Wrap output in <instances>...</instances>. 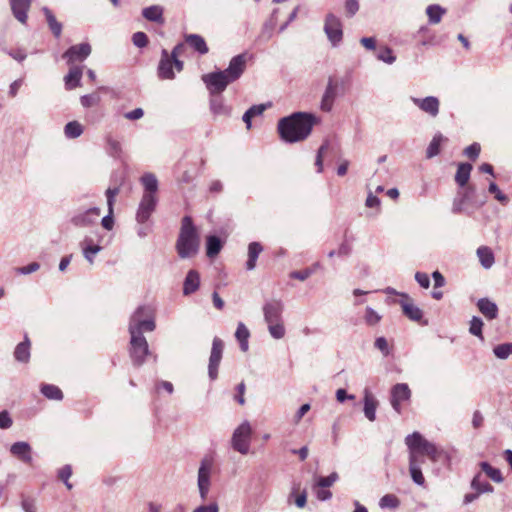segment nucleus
<instances>
[{
    "mask_svg": "<svg viewBox=\"0 0 512 512\" xmlns=\"http://www.w3.org/2000/svg\"><path fill=\"white\" fill-rule=\"evenodd\" d=\"M317 123V118L310 113L296 112L281 118L278 122L280 138L286 143H296L305 140Z\"/></svg>",
    "mask_w": 512,
    "mask_h": 512,
    "instance_id": "nucleus-1",
    "label": "nucleus"
},
{
    "mask_svg": "<svg viewBox=\"0 0 512 512\" xmlns=\"http://www.w3.org/2000/svg\"><path fill=\"white\" fill-rule=\"evenodd\" d=\"M113 227L94 226L80 242L83 256L90 264L94 263L95 255L111 243L114 238Z\"/></svg>",
    "mask_w": 512,
    "mask_h": 512,
    "instance_id": "nucleus-2",
    "label": "nucleus"
},
{
    "mask_svg": "<svg viewBox=\"0 0 512 512\" xmlns=\"http://www.w3.org/2000/svg\"><path fill=\"white\" fill-rule=\"evenodd\" d=\"M284 309V302L278 298L266 300L262 307L264 321L267 324L269 334L276 340L282 339L286 334L283 320Z\"/></svg>",
    "mask_w": 512,
    "mask_h": 512,
    "instance_id": "nucleus-3",
    "label": "nucleus"
},
{
    "mask_svg": "<svg viewBox=\"0 0 512 512\" xmlns=\"http://www.w3.org/2000/svg\"><path fill=\"white\" fill-rule=\"evenodd\" d=\"M175 247L181 259L194 257L200 248V235L196 226H182Z\"/></svg>",
    "mask_w": 512,
    "mask_h": 512,
    "instance_id": "nucleus-4",
    "label": "nucleus"
},
{
    "mask_svg": "<svg viewBox=\"0 0 512 512\" xmlns=\"http://www.w3.org/2000/svg\"><path fill=\"white\" fill-rule=\"evenodd\" d=\"M155 321L152 312L147 306H139L130 317V335H143V331H154Z\"/></svg>",
    "mask_w": 512,
    "mask_h": 512,
    "instance_id": "nucleus-5",
    "label": "nucleus"
},
{
    "mask_svg": "<svg viewBox=\"0 0 512 512\" xmlns=\"http://www.w3.org/2000/svg\"><path fill=\"white\" fill-rule=\"evenodd\" d=\"M405 444L408 448H416L427 455L433 462L439 459L440 451L436 445L426 440L419 432H414L405 438Z\"/></svg>",
    "mask_w": 512,
    "mask_h": 512,
    "instance_id": "nucleus-6",
    "label": "nucleus"
},
{
    "mask_svg": "<svg viewBox=\"0 0 512 512\" xmlns=\"http://www.w3.org/2000/svg\"><path fill=\"white\" fill-rule=\"evenodd\" d=\"M405 444L408 448H416L427 455L433 462L439 459L440 451L436 445L426 440L419 432H414L405 438Z\"/></svg>",
    "mask_w": 512,
    "mask_h": 512,
    "instance_id": "nucleus-7",
    "label": "nucleus"
},
{
    "mask_svg": "<svg viewBox=\"0 0 512 512\" xmlns=\"http://www.w3.org/2000/svg\"><path fill=\"white\" fill-rule=\"evenodd\" d=\"M252 429L248 421L241 423L232 435V447L237 452L246 455L249 452Z\"/></svg>",
    "mask_w": 512,
    "mask_h": 512,
    "instance_id": "nucleus-8",
    "label": "nucleus"
},
{
    "mask_svg": "<svg viewBox=\"0 0 512 512\" xmlns=\"http://www.w3.org/2000/svg\"><path fill=\"white\" fill-rule=\"evenodd\" d=\"M202 81L206 85L210 95H221L230 83H233L222 70L204 74Z\"/></svg>",
    "mask_w": 512,
    "mask_h": 512,
    "instance_id": "nucleus-9",
    "label": "nucleus"
},
{
    "mask_svg": "<svg viewBox=\"0 0 512 512\" xmlns=\"http://www.w3.org/2000/svg\"><path fill=\"white\" fill-rule=\"evenodd\" d=\"M213 469V460L211 458L205 457L200 462V466L198 469V477H197V486L199 490V495L202 500H205L208 496L210 486H211V475Z\"/></svg>",
    "mask_w": 512,
    "mask_h": 512,
    "instance_id": "nucleus-10",
    "label": "nucleus"
},
{
    "mask_svg": "<svg viewBox=\"0 0 512 512\" xmlns=\"http://www.w3.org/2000/svg\"><path fill=\"white\" fill-rule=\"evenodd\" d=\"M324 32L333 47H337L343 39V28L340 18L332 13L326 15Z\"/></svg>",
    "mask_w": 512,
    "mask_h": 512,
    "instance_id": "nucleus-11",
    "label": "nucleus"
},
{
    "mask_svg": "<svg viewBox=\"0 0 512 512\" xmlns=\"http://www.w3.org/2000/svg\"><path fill=\"white\" fill-rule=\"evenodd\" d=\"M130 357L133 364L141 366L145 362V357L149 354V346L143 335H130Z\"/></svg>",
    "mask_w": 512,
    "mask_h": 512,
    "instance_id": "nucleus-12",
    "label": "nucleus"
},
{
    "mask_svg": "<svg viewBox=\"0 0 512 512\" xmlns=\"http://www.w3.org/2000/svg\"><path fill=\"white\" fill-rule=\"evenodd\" d=\"M224 349L223 341L215 337L212 342L211 353L208 363V376L211 381H214L218 377V368L222 359Z\"/></svg>",
    "mask_w": 512,
    "mask_h": 512,
    "instance_id": "nucleus-13",
    "label": "nucleus"
},
{
    "mask_svg": "<svg viewBox=\"0 0 512 512\" xmlns=\"http://www.w3.org/2000/svg\"><path fill=\"white\" fill-rule=\"evenodd\" d=\"M390 394L391 406L398 414H400L401 403L410 399L411 390L406 383H398L391 388Z\"/></svg>",
    "mask_w": 512,
    "mask_h": 512,
    "instance_id": "nucleus-14",
    "label": "nucleus"
},
{
    "mask_svg": "<svg viewBox=\"0 0 512 512\" xmlns=\"http://www.w3.org/2000/svg\"><path fill=\"white\" fill-rule=\"evenodd\" d=\"M412 103L417 106L422 112L426 113L432 118H436L440 110V101L435 96H427L425 98L411 97Z\"/></svg>",
    "mask_w": 512,
    "mask_h": 512,
    "instance_id": "nucleus-15",
    "label": "nucleus"
},
{
    "mask_svg": "<svg viewBox=\"0 0 512 512\" xmlns=\"http://www.w3.org/2000/svg\"><path fill=\"white\" fill-rule=\"evenodd\" d=\"M157 196L143 195L137 211V220L139 223L147 222L157 205Z\"/></svg>",
    "mask_w": 512,
    "mask_h": 512,
    "instance_id": "nucleus-16",
    "label": "nucleus"
},
{
    "mask_svg": "<svg viewBox=\"0 0 512 512\" xmlns=\"http://www.w3.org/2000/svg\"><path fill=\"white\" fill-rule=\"evenodd\" d=\"M246 68V55L239 54L234 56L230 62L228 67L225 70H222L223 73L227 75L233 82L238 80L241 75L244 73Z\"/></svg>",
    "mask_w": 512,
    "mask_h": 512,
    "instance_id": "nucleus-17",
    "label": "nucleus"
},
{
    "mask_svg": "<svg viewBox=\"0 0 512 512\" xmlns=\"http://www.w3.org/2000/svg\"><path fill=\"white\" fill-rule=\"evenodd\" d=\"M92 48L88 43H81L71 46L67 49L63 58L67 59L68 63H74L76 61H83L91 54Z\"/></svg>",
    "mask_w": 512,
    "mask_h": 512,
    "instance_id": "nucleus-18",
    "label": "nucleus"
},
{
    "mask_svg": "<svg viewBox=\"0 0 512 512\" xmlns=\"http://www.w3.org/2000/svg\"><path fill=\"white\" fill-rule=\"evenodd\" d=\"M338 89V81L330 77L321 101V109L323 111L329 112L332 109L333 103L338 95Z\"/></svg>",
    "mask_w": 512,
    "mask_h": 512,
    "instance_id": "nucleus-19",
    "label": "nucleus"
},
{
    "mask_svg": "<svg viewBox=\"0 0 512 512\" xmlns=\"http://www.w3.org/2000/svg\"><path fill=\"white\" fill-rule=\"evenodd\" d=\"M401 297L400 305L402 307L403 314L410 320L419 322L423 317L422 310L414 304L408 294L402 293Z\"/></svg>",
    "mask_w": 512,
    "mask_h": 512,
    "instance_id": "nucleus-20",
    "label": "nucleus"
},
{
    "mask_svg": "<svg viewBox=\"0 0 512 512\" xmlns=\"http://www.w3.org/2000/svg\"><path fill=\"white\" fill-rule=\"evenodd\" d=\"M173 68H175L174 59L170 58L167 50L163 49L161 52V59L158 65L159 78L173 79L175 77Z\"/></svg>",
    "mask_w": 512,
    "mask_h": 512,
    "instance_id": "nucleus-21",
    "label": "nucleus"
},
{
    "mask_svg": "<svg viewBox=\"0 0 512 512\" xmlns=\"http://www.w3.org/2000/svg\"><path fill=\"white\" fill-rule=\"evenodd\" d=\"M11 454L26 464H30L32 458V448L28 442H15L10 447Z\"/></svg>",
    "mask_w": 512,
    "mask_h": 512,
    "instance_id": "nucleus-22",
    "label": "nucleus"
},
{
    "mask_svg": "<svg viewBox=\"0 0 512 512\" xmlns=\"http://www.w3.org/2000/svg\"><path fill=\"white\" fill-rule=\"evenodd\" d=\"M209 107L214 117H228L231 114V107L225 104L221 95H210Z\"/></svg>",
    "mask_w": 512,
    "mask_h": 512,
    "instance_id": "nucleus-23",
    "label": "nucleus"
},
{
    "mask_svg": "<svg viewBox=\"0 0 512 512\" xmlns=\"http://www.w3.org/2000/svg\"><path fill=\"white\" fill-rule=\"evenodd\" d=\"M12 13L14 17L25 24L27 22V12L30 8L31 1L30 0H9Z\"/></svg>",
    "mask_w": 512,
    "mask_h": 512,
    "instance_id": "nucleus-24",
    "label": "nucleus"
},
{
    "mask_svg": "<svg viewBox=\"0 0 512 512\" xmlns=\"http://www.w3.org/2000/svg\"><path fill=\"white\" fill-rule=\"evenodd\" d=\"M479 311L489 320L496 319L498 316V307L495 302L488 298H481L477 302Z\"/></svg>",
    "mask_w": 512,
    "mask_h": 512,
    "instance_id": "nucleus-25",
    "label": "nucleus"
},
{
    "mask_svg": "<svg viewBox=\"0 0 512 512\" xmlns=\"http://www.w3.org/2000/svg\"><path fill=\"white\" fill-rule=\"evenodd\" d=\"M83 68L80 66H72L68 74L64 77L65 87L67 90L74 89L81 85Z\"/></svg>",
    "mask_w": 512,
    "mask_h": 512,
    "instance_id": "nucleus-26",
    "label": "nucleus"
},
{
    "mask_svg": "<svg viewBox=\"0 0 512 512\" xmlns=\"http://www.w3.org/2000/svg\"><path fill=\"white\" fill-rule=\"evenodd\" d=\"M475 193V187L467 185L463 187V190L459 192V200H456L454 203V210H466V206L472 201V198L475 195Z\"/></svg>",
    "mask_w": 512,
    "mask_h": 512,
    "instance_id": "nucleus-27",
    "label": "nucleus"
},
{
    "mask_svg": "<svg viewBox=\"0 0 512 512\" xmlns=\"http://www.w3.org/2000/svg\"><path fill=\"white\" fill-rule=\"evenodd\" d=\"M299 491L300 483H294L288 495L287 501L289 504L293 502L298 508H304L307 503V492L306 490H303L302 492Z\"/></svg>",
    "mask_w": 512,
    "mask_h": 512,
    "instance_id": "nucleus-28",
    "label": "nucleus"
},
{
    "mask_svg": "<svg viewBox=\"0 0 512 512\" xmlns=\"http://www.w3.org/2000/svg\"><path fill=\"white\" fill-rule=\"evenodd\" d=\"M200 285V275L196 270H190L183 284V294L190 295L198 290Z\"/></svg>",
    "mask_w": 512,
    "mask_h": 512,
    "instance_id": "nucleus-29",
    "label": "nucleus"
},
{
    "mask_svg": "<svg viewBox=\"0 0 512 512\" xmlns=\"http://www.w3.org/2000/svg\"><path fill=\"white\" fill-rule=\"evenodd\" d=\"M140 183L144 187L143 195L156 196L158 191V180L153 173H144L140 178Z\"/></svg>",
    "mask_w": 512,
    "mask_h": 512,
    "instance_id": "nucleus-30",
    "label": "nucleus"
},
{
    "mask_svg": "<svg viewBox=\"0 0 512 512\" xmlns=\"http://www.w3.org/2000/svg\"><path fill=\"white\" fill-rule=\"evenodd\" d=\"M224 240L216 235H209L206 238V255L209 258L216 257L222 250Z\"/></svg>",
    "mask_w": 512,
    "mask_h": 512,
    "instance_id": "nucleus-31",
    "label": "nucleus"
},
{
    "mask_svg": "<svg viewBox=\"0 0 512 512\" xmlns=\"http://www.w3.org/2000/svg\"><path fill=\"white\" fill-rule=\"evenodd\" d=\"M262 251L263 247L259 242H251L248 245V260L245 265L248 271H252L256 268L257 259Z\"/></svg>",
    "mask_w": 512,
    "mask_h": 512,
    "instance_id": "nucleus-32",
    "label": "nucleus"
},
{
    "mask_svg": "<svg viewBox=\"0 0 512 512\" xmlns=\"http://www.w3.org/2000/svg\"><path fill=\"white\" fill-rule=\"evenodd\" d=\"M100 209L90 208L82 214L75 217V224H95L100 219Z\"/></svg>",
    "mask_w": 512,
    "mask_h": 512,
    "instance_id": "nucleus-33",
    "label": "nucleus"
},
{
    "mask_svg": "<svg viewBox=\"0 0 512 512\" xmlns=\"http://www.w3.org/2000/svg\"><path fill=\"white\" fill-rule=\"evenodd\" d=\"M378 401L372 396L371 393L365 391L364 395V414L369 421H375L376 409Z\"/></svg>",
    "mask_w": 512,
    "mask_h": 512,
    "instance_id": "nucleus-34",
    "label": "nucleus"
},
{
    "mask_svg": "<svg viewBox=\"0 0 512 512\" xmlns=\"http://www.w3.org/2000/svg\"><path fill=\"white\" fill-rule=\"evenodd\" d=\"M42 12L44 13L46 22H47L52 34L56 38H59L62 33V28H63L62 24L59 21H57L55 15L48 7H43Z\"/></svg>",
    "mask_w": 512,
    "mask_h": 512,
    "instance_id": "nucleus-35",
    "label": "nucleus"
},
{
    "mask_svg": "<svg viewBox=\"0 0 512 512\" xmlns=\"http://www.w3.org/2000/svg\"><path fill=\"white\" fill-rule=\"evenodd\" d=\"M118 193H119V188H117V187L108 188L106 190L107 205H108L109 213L100 219V224H112L113 223V217H112L113 205H114L115 197L117 196Z\"/></svg>",
    "mask_w": 512,
    "mask_h": 512,
    "instance_id": "nucleus-36",
    "label": "nucleus"
},
{
    "mask_svg": "<svg viewBox=\"0 0 512 512\" xmlns=\"http://www.w3.org/2000/svg\"><path fill=\"white\" fill-rule=\"evenodd\" d=\"M14 357L18 362L28 363L30 360V341L27 336L23 342H20L15 350Z\"/></svg>",
    "mask_w": 512,
    "mask_h": 512,
    "instance_id": "nucleus-37",
    "label": "nucleus"
},
{
    "mask_svg": "<svg viewBox=\"0 0 512 512\" xmlns=\"http://www.w3.org/2000/svg\"><path fill=\"white\" fill-rule=\"evenodd\" d=\"M472 165L469 163H460L455 174V181L461 187H465L470 179Z\"/></svg>",
    "mask_w": 512,
    "mask_h": 512,
    "instance_id": "nucleus-38",
    "label": "nucleus"
},
{
    "mask_svg": "<svg viewBox=\"0 0 512 512\" xmlns=\"http://www.w3.org/2000/svg\"><path fill=\"white\" fill-rule=\"evenodd\" d=\"M185 41L189 44L195 51L204 55L208 53L209 49L204 38L198 34H190L185 37Z\"/></svg>",
    "mask_w": 512,
    "mask_h": 512,
    "instance_id": "nucleus-39",
    "label": "nucleus"
},
{
    "mask_svg": "<svg viewBox=\"0 0 512 512\" xmlns=\"http://www.w3.org/2000/svg\"><path fill=\"white\" fill-rule=\"evenodd\" d=\"M235 337L237 341L239 342L240 349L243 352H246L249 349V337H250V331L245 326L243 322H239L237 325V329L235 332Z\"/></svg>",
    "mask_w": 512,
    "mask_h": 512,
    "instance_id": "nucleus-40",
    "label": "nucleus"
},
{
    "mask_svg": "<svg viewBox=\"0 0 512 512\" xmlns=\"http://www.w3.org/2000/svg\"><path fill=\"white\" fill-rule=\"evenodd\" d=\"M142 15L145 19L157 22V23H163V9L159 5H152L149 7H146L142 11Z\"/></svg>",
    "mask_w": 512,
    "mask_h": 512,
    "instance_id": "nucleus-41",
    "label": "nucleus"
},
{
    "mask_svg": "<svg viewBox=\"0 0 512 512\" xmlns=\"http://www.w3.org/2000/svg\"><path fill=\"white\" fill-rule=\"evenodd\" d=\"M445 13H446V9L438 4H432L426 8V14L428 16V21L430 24H433V25L440 23V21Z\"/></svg>",
    "mask_w": 512,
    "mask_h": 512,
    "instance_id": "nucleus-42",
    "label": "nucleus"
},
{
    "mask_svg": "<svg viewBox=\"0 0 512 512\" xmlns=\"http://www.w3.org/2000/svg\"><path fill=\"white\" fill-rule=\"evenodd\" d=\"M471 488L476 490L478 494L492 493L494 491L493 486L487 481L483 480L480 473L473 477L471 481Z\"/></svg>",
    "mask_w": 512,
    "mask_h": 512,
    "instance_id": "nucleus-43",
    "label": "nucleus"
},
{
    "mask_svg": "<svg viewBox=\"0 0 512 512\" xmlns=\"http://www.w3.org/2000/svg\"><path fill=\"white\" fill-rule=\"evenodd\" d=\"M41 393L50 400H62L63 393L61 389L52 384H42Z\"/></svg>",
    "mask_w": 512,
    "mask_h": 512,
    "instance_id": "nucleus-44",
    "label": "nucleus"
},
{
    "mask_svg": "<svg viewBox=\"0 0 512 512\" xmlns=\"http://www.w3.org/2000/svg\"><path fill=\"white\" fill-rule=\"evenodd\" d=\"M319 268H320V263L316 262L312 266L305 268L303 270L290 272L289 277L292 279L305 281L310 276H312Z\"/></svg>",
    "mask_w": 512,
    "mask_h": 512,
    "instance_id": "nucleus-45",
    "label": "nucleus"
},
{
    "mask_svg": "<svg viewBox=\"0 0 512 512\" xmlns=\"http://www.w3.org/2000/svg\"><path fill=\"white\" fill-rule=\"evenodd\" d=\"M339 475L337 472H332L328 476H318L315 478L313 489L316 488H328L331 487L336 481H338Z\"/></svg>",
    "mask_w": 512,
    "mask_h": 512,
    "instance_id": "nucleus-46",
    "label": "nucleus"
},
{
    "mask_svg": "<svg viewBox=\"0 0 512 512\" xmlns=\"http://www.w3.org/2000/svg\"><path fill=\"white\" fill-rule=\"evenodd\" d=\"M409 473L412 481L421 487H425L426 481L422 473V469L419 468L415 462V459H412L411 465H409Z\"/></svg>",
    "mask_w": 512,
    "mask_h": 512,
    "instance_id": "nucleus-47",
    "label": "nucleus"
},
{
    "mask_svg": "<svg viewBox=\"0 0 512 512\" xmlns=\"http://www.w3.org/2000/svg\"><path fill=\"white\" fill-rule=\"evenodd\" d=\"M481 470L494 482L501 483L503 482V476L501 471L497 468L492 467L488 462L480 463Z\"/></svg>",
    "mask_w": 512,
    "mask_h": 512,
    "instance_id": "nucleus-48",
    "label": "nucleus"
},
{
    "mask_svg": "<svg viewBox=\"0 0 512 512\" xmlns=\"http://www.w3.org/2000/svg\"><path fill=\"white\" fill-rule=\"evenodd\" d=\"M477 255L484 268H490L494 263V256L488 247H479L477 249Z\"/></svg>",
    "mask_w": 512,
    "mask_h": 512,
    "instance_id": "nucleus-49",
    "label": "nucleus"
},
{
    "mask_svg": "<svg viewBox=\"0 0 512 512\" xmlns=\"http://www.w3.org/2000/svg\"><path fill=\"white\" fill-rule=\"evenodd\" d=\"M493 354L497 359L506 360L512 356V343L498 344L493 348Z\"/></svg>",
    "mask_w": 512,
    "mask_h": 512,
    "instance_id": "nucleus-50",
    "label": "nucleus"
},
{
    "mask_svg": "<svg viewBox=\"0 0 512 512\" xmlns=\"http://www.w3.org/2000/svg\"><path fill=\"white\" fill-rule=\"evenodd\" d=\"M65 136L69 139H75L83 133V126L77 121L68 122L64 128Z\"/></svg>",
    "mask_w": 512,
    "mask_h": 512,
    "instance_id": "nucleus-51",
    "label": "nucleus"
},
{
    "mask_svg": "<svg viewBox=\"0 0 512 512\" xmlns=\"http://www.w3.org/2000/svg\"><path fill=\"white\" fill-rule=\"evenodd\" d=\"M444 140V137L442 134L438 133L434 135L433 139L429 143L427 150H426V156L427 158H433L440 152V146L442 141Z\"/></svg>",
    "mask_w": 512,
    "mask_h": 512,
    "instance_id": "nucleus-52",
    "label": "nucleus"
},
{
    "mask_svg": "<svg viewBox=\"0 0 512 512\" xmlns=\"http://www.w3.org/2000/svg\"><path fill=\"white\" fill-rule=\"evenodd\" d=\"M483 321L481 318L477 317V316H473L471 321H470V327H469V332L478 337L481 341L484 340V337H483V333H482V328H483Z\"/></svg>",
    "mask_w": 512,
    "mask_h": 512,
    "instance_id": "nucleus-53",
    "label": "nucleus"
},
{
    "mask_svg": "<svg viewBox=\"0 0 512 512\" xmlns=\"http://www.w3.org/2000/svg\"><path fill=\"white\" fill-rule=\"evenodd\" d=\"M399 505H400L399 499L393 494H386L379 501V506L382 509H385V508L395 509Z\"/></svg>",
    "mask_w": 512,
    "mask_h": 512,
    "instance_id": "nucleus-54",
    "label": "nucleus"
},
{
    "mask_svg": "<svg viewBox=\"0 0 512 512\" xmlns=\"http://www.w3.org/2000/svg\"><path fill=\"white\" fill-rule=\"evenodd\" d=\"M377 59L387 64H393L396 61V56L390 47L385 46L377 54Z\"/></svg>",
    "mask_w": 512,
    "mask_h": 512,
    "instance_id": "nucleus-55",
    "label": "nucleus"
},
{
    "mask_svg": "<svg viewBox=\"0 0 512 512\" xmlns=\"http://www.w3.org/2000/svg\"><path fill=\"white\" fill-rule=\"evenodd\" d=\"M100 100V96L98 94L93 93L81 96L80 103L83 107L90 108L98 105L100 103Z\"/></svg>",
    "mask_w": 512,
    "mask_h": 512,
    "instance_id": "nucleus-56",
    "label": "nucleus"
},
{
    "mask_svg": "<svg viewBox=\"0 0 512 512\" xmlns=\"http://www.w3.org/2000/svg\"><path fill=\"white\" fill-rule=\"evenodd\" d=\"M364 319L370 326L378 324L381 320V316L371 307H366Z\"/></svg>",
    "mask_w": 512,
    "mask_h": 512,
    "instance_id": "nucleus-57",
    "label": "nucleus"
},
{
    "mask_svg": "<svg viewBox=\"0 0 512 512\" xmlns=\"http://www.w3.org/2000/svg\"><path fill=\"white\" fill-rule=\"evenodd\" d=\"M107 146H108L109 153L113 157L120 156V154L122 152V147H121V143L118 140H116L112 137H108L107 138Z\"/></svg>",
    "mask_w": 512,
    "mask_h": 512,
    "instance_id": "nucleus-58",
    "label": "nucleus"
},
{
    "mask_svg": "<svg viewBox=\"0 0 512 512\" xmlns=\"http://www.w3.org/2000/svg\"><path fill=\"white\" fill-rule=\"evenodd\" d=\"M183 48H184L183 44H182V43H180V44L176 45V46L173 48L171 55H169V56H170V58L174 59L175 69H176L178 72L182 71V69H183V62H182V61H180V60L178 59L179 54L181 53V51L183 50Z\"/></svg>",
    "mask_w": 512,
    "mask_h": 512,
    "instance_id": "nucleus-59",
    "label": "nucleus"
},
{
    "mask_svg": "<svg viewBox=\"0 0 512 512\" xmlns=\"http://www.w3.org/2000/svg\"><path fill=\"white\" fill-rule=\"evenodd\" d=\"M409 449V465H411L412 459H415V462L419 468H421L422 464H424L425 460L423 457V453L418 449L408 448Z\"/></svg>",
    "mask_w": 512,
    "mask_h": 512,
    "instance_id": "nucleus-60",
    "label": "nucleus"
},
{
    "mask_svg": "<svg viewBox=\"0 0 512 512\" xmlns=\"http://www.w3.org/2000/svg\"><path fill=\"white\" fill-rule=\"evenodd\" d=\"M40 268V264L37 262H31L30 264L15 268V272L20 275H28L38 271Z\"/></svg>",
    "mask_w": 512,
    "mask_h": 512,
    "instance_id": "nucleus-61",
    "label": "nucleus"
},
{
    "mask_svg": "<svg viewBox=\"0 0 512 512\" xmlns=\"http://www.w3.org/2000/svg\"><path fill=\"white\" fill-rule=\"evenodd\" d=\"M133 44L138 48H143L148 44V37L144 32H136L132 36Z\"/></svg>",
    "mask_w": 512,
    "mask_h": 512,
    "instance_id": "nucleus-62",
    "label": "nucleus"
},
{
    "mask_svg": "<svg viewBox=\"0 0 512 512\" xmlns=\"http://www.w3.org/2000/svg\"><path fill=\"white\" fill-rule=\"evenodd\" d=\"M21 508L24 512H37L36 504L34 499L24 497L21 500Z\"/></svg>",
    "mask_w": 512,
    "mask_h": 512,
    "instance_id": "nucleus-63",
    "label": "nucleus"
},
{
    "mask_svg": "<svg viewBox=\"0 0 512 512\" xmlns=\"http://www.w3.org/2000/svg\"><path fill=\"white\" fill-rule=\"evenodd\" d=\"M193 512H219V506L216 502H211L207 505L198 506Z\"/></svg>",
    "mask_w": 512,
    "mask_h": 512,
    "instance_id": "nucleus-64",
    "label": "nucleus"
}]
</instances>
